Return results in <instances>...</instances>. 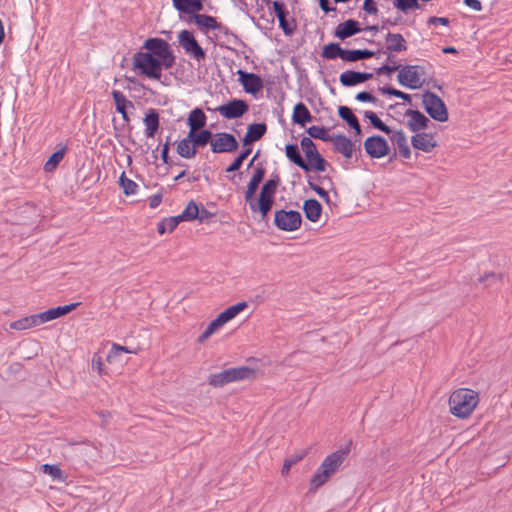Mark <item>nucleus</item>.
I'll list each match as a JSON object with an SVG mask.
<instances>
[{"mask_svg":"<svg viewBox=\"0 0 512 512\" xmlns=\"http://www.w3.org/2000/svg\"><path fill=\"white\" fill-rule=\"evenodd\" d=\"M224 324H226V323L218 315L214 320H212L208 324L207 328L203 331V333L201 335H199V337L197 339L198 343L203 344L211 335H213Z\"/></svg>","mask_w":512,"mask_h":512,"instance_id":"c9c22d12","label":"nucleus"},{"mask_svg":"<svg viewBox=\"0 0 512 512\" xmlns=\"http://www.w3.org/2000/svg\"><path fill=\"white\" fill-rule=\"evenodd\" d=\"M111 94L115 102L116 111L122 115L125 122H129L130 118L127 113V107H134L132 101L127 100L125 95L119 90H113Z\"/></svg>","mask_w":512,"mask_h":512,"instance_id":"a878e982","label":"nucleus"},{"mask_svg":"<svg viewBox=\"0 0 512 512\" xmlns=\"http://www.w3.org/2000/svg\"><path fill=\"white\" fill-rule=\"evenodd\" d=\"M306 159L307 161H305V165H302L301 169L307 173L311 172L312 170H315L317 172H324L329 166V163L319 153V151H315V153L312 156H309Z\"/></svg>","mask_w":512,"mask_h":512,"instance_id":"b1692460","label":"nucleus"},{"mask_svg":"<svg viewBox=\"0 0 512 512\" xmlns=\"http://www.w3.org/2000/svg\"><path fill=\"white\" fill-rule=\"evenodd\" d=\"M305 217L311 222H317L322 213V205L314 198L307 199L303 203Z\"/></svg>","mask_w":512,"mask_h":512,"instance_id":"cd10ccee","label":"nucleus"},{"mask_svg":"<svg viewBox=\"0 0 512 512\" xmlns=\"http://www.w3.org/2000/svg\"><path fill=\"white\" fill-rule=\"evenodd\" d=\"M411 144L415 149L426 153H430L435 147H437L434 135L426 132H420L413 135L411 138Z\"/></svg>","mask_w":512,"mask_h":512,"instance_id":"a211bd4d","label":"nucleus"},{"mask_svg":"<svg viewBox=\"0 0 512 512\" xmlns=\"http://www.w3.org/2000/svg\"><path fill=\"white\" fill-rule=\"evenodd\" d=\"M145 134L147 137H154L159 129V114L156 109H149L144 118Z\"/></svg>","mask_w":512,"mask_h":512,"instance_id":"2f4dec72","label":"nucleus"},{"mask_svg":"<svg viewBox=\"0 0 512 512\" xmlns=\"http://www.w3.org/2000/svg\"><path fill=\"white\" fill-rule=\"evenodd\" d=\"M275 226L282 231H295L301 227L302 216L296 210L280 209L275 212Z\"/></svg>","mask_w":512,"mask_h":512,"instance_id":"1a4fd4ad","label":"nucleus"},{"mask_svg":"<svg viewBox=\"0 0 512 512\" xmlns=\"http://www.w3.org/2000/svg\"><path fill=\"white\" fill-rule=\"evenodd\" d=\"M41 324L37 314L23 317L10 324V328L14 330H26Z\"/></svg>","mask_w":512,"mask_h":512,"instance_id":"473e14b6","label":"nucleus"},{"mask_svg":"<svg viewBox=\"0 0 512 512\" xmlns=\"http://www.w3.org/2000/svg\"><path fill=\"white\" fill-rule=\"evenodd\" d=\"M207 117L202 109L195 108L193 109L187 119V125L189 126V131H198L203 129L206 125Z\"/></svg>","mask_w":512,"mask_h":512,"instance_id":"c756f323","label":"nucleus"},{"mask_svg":"<svg viewBox=\"0 0 512 512\" xmlns=\"http://www.w3.org/2000/svg\"><path fill=\"white\" fill-rule=\"evenodd\" d=\"M132 65L141 75L152 79L161 80L162 69L165 68V63L148 52H136L132 58Z\"/></svg>","mask_w":512,"mask_h":512,"instance_id":"7ed1b4c3","label":"nucleus"},{"mask_svg":"<svg viewBox=\"0 0 512 512\" xmlns=\"http://www.w3.org/2000/svg\"><path fill=\"white\" fill-rule=\"evenodd\" d=\"M308 186L311 190H313L320 198H322L326 204L330 205V197L326 190L317 185L311 180V177L308 179Z\"/></svg>","mask_w":512,"mask_h":512,"instance_id":"603ef678","label":"nucleus"},{"mask_svg":"<svg viewBox=\"0 0 512 512\" xmlns=\"http://www.w3.org/2000/svg\"><path fill=\"white\" fill-rule=\"evenodd\" d=\"M91 367L93 370H96L99 375L104 374L102 358L97 353H95L92 357Z\"/></svg>","mask_w":512,"mask_h":512,"instance_id":"13d9d810","label":"nucleus"},{"mask_svg":"<svg viewBox=\"0 0 512 512\" xmlns=\"http://www.w3.org/2000/svg\"><path fill=\"white\" fill-rule=\"evenodd\" d=\"M280 177L277 173H273L261 187L259 197L257 198V209L260 219L265 220L274 204V196L280 184Z\"/></svg>","mask_w":512,"mask_h":512,"instance_id":"39448f33","label":"nucleus"},{"mask_svg":"<svg viewBox=\"0 0 512 512\" xmlns=\"http://www.w3.org/2000/svg\"><path fill=\"white\" fill-rule=\"evenodd\" d=\"M350 452L349 446L339 449L328 455L316 470L310 480V492H315L323 486L328 479L340 468Z\"/></svg>","mask_w":512,"mask_h":512,"instance_id":"f257e3e1","label":"nucleus"},{"mask_svg":"<svg viewBox=\"0 0 512 512\" xmlns=\"http://www.w3.org/2000/svg\"><path fill=\"white\" fill-rule=\"evenodd\" d=\"M279 20V26L284 32L285 35H291L294 31V28L291 27L287 21V17H283L278 19Z\"/></svg>","mask_w":512,"mask_h":512,"instance_id":"0e129e2a","label":"nucleus"},{"mask_svg":"<svg viewBox=\"0 0 512 512\" xmlns=\"http://www.w3.org/2000/svg\"><path fill=\"white\" fill-rule=\"evenodd\" d=\"M237 139L230 133L220 132L214 135L211 150L214 153H231L238 149Z\"/></svg>","mask_w":512,"mask_h":512,"instance_id":"ddd939ff","label":"nucleus"},{"mask_svg":"<svg viewBox=\"0 0 512 512\" xmlns=\"http://www.w3.org/2000/svg\"><path fill=\"white\" fill-rule=\"evenodd\" d=\"M407 50L406 40L400 33L389 32L386 35V51L392 52H404Z\"/></svg>","mask_w":512,"mask_h":512,"instance_id":"bb28decb","label":"nucleus"},{"mask_svg":"<svg viewBox=\"0 0 512 512\" xmlns=\"http://www.w3.org/2000/svg\"><path fill=\"white\" fill-rule=\"evenodd\" d=\"M464 4L475 11L482 9V3L479 0H464Z\"/></svg>","mask_w":512,"mask_h":512,"instance_id":"774afa93","label":"nucleus"},{"mask_svg":"<svg viewBox=\"0 0 512 512\" xmlns=\"http://www.w3.org/2000/svg\"><path fill=\"white\" fill-rule=\"evenodd\" d=\"M285 152L287 158L299 168H302V165H305V160L303 159L297 144H287Z\"/></svg>","mask_w":512,"mask_h":512,"instance_id":"4c0bfd02","label":"nucleus"},{"mask_svg":"<svg viewBox=\"0 0 512 512\" xmlns=\"http://www.w3.org/2000/svg\"><path fill=\"white\" fill-rule=\"evenodd\" d=\"M189 21H194L195 24L202 30H218L227 33L228 28L219 23L215 17L207 14H197L189 17Z\"/></svg>","mask_w":512,"mask_h":512,"instance_id":"dca6fc26","label":"nucleus"},{"mask_svg":"<svg viewBox=\"0 0 512 512\" xmlns=\"http://www.w3.org/2000/svg\"><path fill=\"white\" fill-rule=\"evenodd\" d=\"M338 116L349 126L358 120L352 109L348 106L338 107Z\"/></svg>","mask_w":512,"mask_h":512,"instance_id":"8fccbe9b","label":"nucleus"},{"mask_svg":"<svg viewBox=\"0 0 512 512\" xmlns=\"http://www.w3.org/2000/svg\"><path fill=\"white\" fill-rule=\"evenodd\" d=\"M355 99L360 102L376 103L378 99L367 91H362L356 94Z\"/></svg>","mask_w":512,"mask_h":512,"instance_id":"052dcab7","label":"nucleus"},{"mask_svg":"<svg viewBox=\"0 0 512 512\" xmlns=\"http://www.w3.org/2000/svg\"><path fill=\"white\" fill-rule=\"evenodd\" d=\"M363 146L367 155L373 159L383 158L390 153L387 140L380 135H373L366 138Z\"/></svg>","mask_w":512,"mask_h":512,"instance_id":"9b49d317","label":"nucleus"},{"mask_svg":"<svg viewBox=\"0 0 512 512\" xmlns=\"http://www.w3.org/2000/svg\"><path fill=\"white\" fill-rule=\"evenodd\" d=\"M189 138L197 150L199 147H205L208 143L213 141V133L207 129H200L198 131H189Z\"/></svg>","mask_w":512,"mask_h":512,"instance_id":"c85d7f7f","label":"nucleus"},{"mask_svg":"<svg viewBox=\"0 0 512 512\" xmlns=\"http://www.w3.org/2000/svg\"><path fill=\"white\" fill-rule=\"evenodd\" d=\"M339 81L344 87H353L361 84L359 71L347 70L340 74Z\"/></svg>","mask_w":512,"mask_h":512,"instance_id":"58836bf2","label":"nucleus"},{"mask_svg":"<svg viewBox=\"0 0 512 512\" xmlns=\"http://www.w3.org/2000/svg\"><path fill=\"white\" fill-rule=\"evenodd\" d=\"M66 152V147L63 146L60 149L56 150L47 160V162L44 165V170L46 172L53 171L58 164L61 162V160L64 158Z\"/></svg>","mask_w":512,"mask_h":512,"instance_id":"a19ab883","label":"nucleus"},{"mask_svg":"<svg viewBox=\"0 0 512 512\" xmlns=\"http://www.w3.org/2000/svg\"><path fill=\"white\" fill-rule=\"evenodd\" d=\"M390 140L398 148L399 154L402 158H410L411 150L408 145L406 135L402 130H392V133L390 134Z\"/></svg>","mask_w":512,"mask_h":512,"instance_id":"393cba45","label":"nucleus"},{"mask_svg":"<svg viewBox=\"0 0 512 512\" xmlns=\"http://www.w3.org/2000/svg\"><path fill=\"white\" fill-rule=\"evenodd\" d=\"M313 119V116L311 115L310 111L306 107V105L302 102H298L293 109L292 114V121L295 124L305 126L306 123L311 122Z\"/></svg>","mask_w":512,"mask_h":512,"instance_id":"7c9ffc66","label":"nucleus"},{"mask_svg":"<svg viewBox=\"0 0 512 512\" xmlns=\"http://www.w3.org/2000/svg\"><path fill=\"white\" fill-rule=\"evenodd\" d=\"M273 11L278 19L287 17L289 15V11L286 8V5L282 1H273L272 2Z\"/></svg>","mask_w":512,"mask_h":512,"instance_id":"864d4df0","label":"nucleus"},{"mask_svg":"<svg viewBox=\"0 0 512 512\" xmlns=\"http://www.w3.org/2000/svg\"><path fill=\"white\" fill-rule=\"evenodd\" d=\"M365 118H367L370 121V124L375 128L380 130L381 132H384L387 135H390L392 133V129L386 125L376 113L372 111H366L364 113Z\"/></svg>","mask_w":512,"mask_h":512,"instance_id":"ea45409f","label":"nucleus"},{"mask_svg":"<svg viewBox=\"0 0 512 512\" xmlns=\"http://www.w3.org/2000/svg\"><path fill=\"white\" fill-rule=\"evenodd\" d=\"M422 102L428 115L438 121L445 122L449 118V113L444 101L434 92L426 91L422 96Z\"/></svg>","mask_w":512,"mask_h":512,"instance_id":"0eeeda50","label":"nucleus"},{"mask_svg":"<svg viewBox=\"0 0 512 512\" xmlns=\"http://www.w3.org/2000/svg\"><path fill=\"white\" fill-rule=\"evenodd\" d=\"M259 187L257 182H254L250 179L247 185V189L245 191L244 199L249 204V207L253 213H258L257 209V199L255 198V193Z\"/></svg>","mask_w":512,"mask_h":512,"instance_id":"f704fd0d","label":"nucleus"},{"mask_svg":"<svg viewBox=\"0 0 512 512\" xmlns=\"http://www.w3.org/2000/svg\"><path fill=\"white\" fill-rule=\"evenodd\" d=\"M177 153L186 159H190L194 157L197 153V150L192 144V140L189 138V134L187 137L182 139L177 145Z\"/></svg>","mask_w":512,"mask_h":512,"instance_id":"72a5a7b5","label":"nucleus"},{"mask_svg":"<svg viewBox=\"0 0 512 512\" xmlns=\"http://www.w3.org/2000/svg\"><path fill=\"white\" fill-rule=\"evenodd\" d=\"M321 56L328 60L340 58L345 62H357L360 61V49L348 50L339 43L331 42L323 47Z\"/></svg>","mask_w":512,"mask_h":512,"instance_id":"6e6552de","label":"nucleus"},{"mask_svg":"<svg viewBox=\"0 0 512 512\" xmlns=\"http://www.w3.org/2000/svg\"><path fill=\"white\" fill-rule=\"evenodd\" d=\"M183 221H194L199 217V206L194 200H191L184 211L180 214Z\"/></svg>","mask_w":512,"mask_h":512,"instance_id":"37998d69","label":"nucleus"},{"mask_svg":"<svg viewBox=\"0 0 512 512\" xmlns=\"http://www.w3.org/2000/svg\"><path fill=\"white\" fill-rule=\"evenodd\" d=\"M79 303H71L64 306H58L55 308H50L44 312L38 313L37 317L41 321V324L57 319L61 316H64L74 310Z\"/></svg>","mask_w":512,"mask_h":512,"instance_id":"412c9836","label":"nucleus"},{"mask_svg":"<svg viewBox=\"0 0 512 512\" xmlns=\"http://www.w3.org/2000/svg\"><path fill=\"white\" fill-rule=\"evenodd\" d=\"M213 216V213L208 211L203 205L199 207V217L196 220H199L201 223L209 220Z\"/></svg>","mask_w":512,"mask_h":512,"instance_id":"69168bd1","label":"nucleus"},{"mask_svg":"<svg viewBox=\"0 0 512 512\" xmlns=\"http://www.w3.org/2000/svg\"><path fill=\"white\" fill-rule=\"evenodd\" d=\"M265 173V168L261 164H259L255 167L251 180L260 184L264 179Z\"/></svg>","mask_w":512,"mask_h":512,"instance_id":"4d7b16f0","label":"nucleus"},{"mask_svg":"<svg viewBox=\"0 0 512 512\" xmlns=\"http://www.w3.org/2000/svg\"><path fill=\"white\" fill-rule=\"evenodd\" d=\"M405 116L410 117L407 122V127L410 131L420 133L419 131L424 130L428 127L430 120L419 110L408 109L405 112Z\"/></svg>","mask_w":512,"mask_h":512,"instance_id":"6ab92c4d","label":"nucleus"},{"mask_svg":"<svg viewBox=\"0 0 512 512\" xmlns=\"http://www.w3.org/2000/svg\"><path fill=\"white\" fill-rule=\"evenodd\" d=\"M399 68H400V65H397L396 63H394L393 65L384 64L381 67L376 68L375 72L377 75H385V74L389 75L392 72L398 70Z\"/></svg>","mask_w":512,"mask_h":512,"instance_id":"5fc2aeb1","label":"nucleus"},{"mask_svg":"<svg viewBox=\"0 0 512 512\" xmlns=\"http://www.w3.org/2000/svg\"><path fill=\"white\" fill-rule=\"evenodd\" d=\"M245 148L240 152V154L233 160L240 168L244 162V160L251 154L252 148L244 146Z\"/></svg>","mask_w":512,"mask_h":512,"instance_id":"680f3d73","label":"nucleus"},{"mask_svg":"<svg viewBox=\"0 0 512 512\" xmlns=\"http://www.w3.org/2000/svg\"><path fill=\"white\" fill-rule=\"evenodd\" d=\"M267 132L265 123H252L248 126L247 132L242 139L243 146H249L251 143L260 140Z\"/></svg>","mask_w":512,"mask_h":512,"instance_id":"5701e85b","label":"nucleus"},{"mask_svg":"<svg viewBox=\"0 0 512 512\" xmlns=\"http://www.w3.org/2000/svg\"><path fill=\"white\" fill-rule=\"evenodd\" d=\"M393 5L396 9L403 12L421 7L418 0H393Z\"/></svg>","mask_w":512,"mask_h":512,"instance_id":"de8ad7c7","label":"nucleus"},{"mask_svg":"<svg viewBox=\"0 0 512 512\" xmlns=\"http://www.w3.org/2000/svg\"><path fill=\"white\" fill-rule=\"evenodd\" d=\"M307 455L306 450H302L300 452H297L295 454L290 455L284 460L283 467L281 469V474L287 475L293 465L301 461L305 456Z\"/></svg>","mask_w":512,"mask_h":512,"instance_id":"79ce46f5","label":"nucleus"},{"mask_svg":"<svg viewBox=\"0 0 512 512\" xmlns=\"http://www.w3.org/2000/svg\"><path fill=\"white\" fill-rule=\"evenodd\" d=\"M204 0H172L173 7L183 14L194 16L204 9Z\"/></svg>","mask_w":512,"mask_h":512,"instance_id":"aec40b11","label":"nucleus"},{"mask_svg":"<svg viewBox=\"0 0 512 512\" xmlns=\"http://www.w3.org/2000/svg\"><path fill=\"white\" fill-rule=\"evenodd\" d=\"M333 142L334 150L340 154H342L345 158L350 159L353 155V151L355 149L354 143L345 135L339 134L333 136V139L330 140Z\"/></svg>","mask_w":512,"mask_h":512,"instance_id":"4be33fe9","label":"nucleus"},{"mask_svg":"<svg viewBox=\"0 0 512 512\" xmlns=\"http://www.w3.org/2000/svg\"><path fill=\"white\" fill-rule=\"evenodd\" d=\"M479 402L478 393L467 388H460L452 392L449 397V408L452 415L468 418Z\"/></svg>","mask_w":512,"mask_h":512,"instance_id":"f03ea898","label":"nucleus"},{"mask_svg":"<svg viewBox=\"0 0 512 512\" xmlns=\"http://www.w3.org/2000/svg\"><path fill=\"white\" fill-rule=\"evenodd\" d=\"M215 110L226 119H236L242 117L249 110V105L245 100L232 99Z\"/></svg>","mask_w":512,"mask_h":512,"instance_id":"4468645a","label":"nucleus"},{"mask_svg":"<svg viewBox=\"0 0 512 512\" xmlns=\"http://www.w3.org/2000/svg\"><path fill=\"white\" fill-rule=\"evenodd\" d=\"M182 221H183V219L181 218L180 215H178V216H173V217H169V218H164L163 224H167L168 231L172 232L178 226V224Z\"/></svg>","mask_w":512,"mask_h":512,"instance_id":"bf43d9fd","label":"nucleus"},{"mask_svg":"<svg viewBox=\"0 0 512 512\" xmlns=\"http://www.w3.org/2000/svg\"><path fill=\"white\" fill-rule=\"evenodd\" d=\"M307 133L310 135L309 138L320 139L325 142L333 139V136H330L324 127L311 126L307 129Z\"/></svg>","mask_w":512,"mask_h":512,"instance_id":"a18cd8bd","label":"nucleus"},{"mask_svg":"<svg viewBox=\"0 0 512 512\" xmlns=\"http://www.w3.org/2000/svg\"><path fill=\"white\" fill-rule=\"evenodd\" d=\"M119 184L121 188L123 189V193L126 196L133 195L136 193V189L138 185L131 179H129L125 172H122L120 178H119Z\"/></svg>","mask_w":512,"mask_h":512,"instance_id":"c03bdc74","label":"nucleus"},{"mask_svg":"<svg viewBox=\"0 0 512 512\" xmlns=\"http://www.w3.org/2000/svg\"><path fill=\"white\" fill-rule=\"evenodd\" d=\"M300 145L306 158L312 156L315 151H318L315 143L309 137H303L300 141Z\"/></svg>","mask_w":512,"mask_h":512,"instance_id":"3c124183","label":"nucleus"},{"mask_svg":"<svg viewBox=\"0 0 512 512\" xmlns=\"http://www.w3.org/2000/svg\"><path fill=\"white\" fill-rule=\"evenodd\" d=\"M178 42L179 45L185 50V52L191 55L197 61L205 59L206 53L191 31L182 30L179 32Z\"/></svg>","mask_w":512,"mask_h":512,"instance_id":"9d476101","label":"nucleus"},{"mask_svg":"<svg viewBox=\"0 0 512 512\" xmlns=\"http://www.w3.org/2000/svg\"><path fill=\"white\" fill-rule=\"evenodd\" d=\"M450 23L449 19L446 18V17H436V16H432L428 19V24H432V25H437V24H441V25H448Z\"/></svg>","mask_w":512,"mask_h":512,"instance_id":"338daca9","label":"nucleus"},{"mask_svg":"<svg viewBox=\"0 0 512 512\" xmlns=\"http://www.w3.org/2000/svg\"><path fill=\"white\" fill-rule=\"evenodd\" d=\"M255 370L247 366L225 369L208 377V384L215 387H223L229 383L254 378Z\"/></svg>","mask_w":512,"mask_h":512,"instance_id":"20e7f679","label":"nucleus"},{"mask_svg":"<svg viewBox=\"0 0 512 512\" xmlns=\"http://www.w3.org/2000/svg\"><path fill=\"white\" fill-rule=\"evenodd\" d=\"M237 74L239 75L238 80L246 93L257 95L263 89L264 83L259 75L241 69L237 71Z\"/></svg>","mask_w":512,"mask_h":512,"instance_id":"2eb2a0df","label":"nucleus"},{"mask_svg":"<svg viewBox=\"0 0 512 512\" xmlns=\"http://www.w3.org/2000/svg\"><path fill=\"white\" fill-rule=\"evenodd\" d=\"M143 49H146L148 54L158 58L165 63V69L172 68L175 64V55L170 47V44L162 38H148L145 40Z\"/></svg>","mask_w":512,"mask_h":512,"instance_id":"423d86ee","label":"nucleus"},{"mask_svg":"<svg viewBox=\"0 0 512 512\" xmlns=\"http://www.w3.org/2000/svg\"><path fill=\"white\" fill-rule=\"evenodd\" d=\"M120 352H125V353H132L131 350H129L127 347L125 346H121L119 344H113L108 356H107V360L108 361H111L112 358L116 357L119 355Z\"/></svg>","mask_w":512,"mask_h":512,"instance_id":"6e6d98bb","label":"nucleus"},{"mask_svg":"<svg viewBox=\"0 0 512 512\" xmlns=\"http://www.w3.org/2000/svg\"><path fill=\"white\" fill-rule=\"evenodd\" d=\"M417 70L424 73V67L419 65H406L398 73V82L410 89H418L422 87L424 81L418 77Z\"/></svg>","mask_w":512,"mask_h":512,"instance_id":"f8f14e48","label":"nucleus"},{"mask_svg":"<svg viewBox=\"0 0 512 512\" xmlns=\"http://www.w3.org/2000/svg\"><path fill=\"white\" fill-rule=\"evenodd\" d=\"M362 31L360 23L354 19H348L342 23H339L334 30V37L345 40L352 37Z\"/></svg>","mask_w":512,"mask_h":512,"instance_id":"f3484780","label":"nucleus"},{"mask_svg":"<svg viewBox=\"0 0 512 512\" xmlns=\"http://www.w3.org/2000/svg\"><path fill=\"white\" fill-rule=\"evenodd\" d=\"M363 10L368 14L376 15L378 13V8L374 0H365L363 3Z\"/></svg>","mask_w":512,"mask_h":512,"instance_id":"e2e57ef3","label":"nucleus"},{"mask_svg":"<svg viewBox=\"0 0 512 512\" xmlns=\"http://www.w3.org/2000/svg\"><path fill=\"white\" fill-rule=\"evenodd\" d=\"M247 307H248L247 302L242 301V302H239L235 305L228 307L223 312H221L219 314V316L225 323H227L230 320H232L233 318H235L240 312L245 310Z\"/></svg>","mask_w":512,"mask_h":512,"instance_id":"e433bc0d","label":"nucleus"},{"mask_svg":"<svg viewBox=\"0 0 512 512\" xmlns=\"http://www.w3.org/2000/svg\"><path fill=\"white\" fill-rule=\"evenodd\" d=\"M378 91L384 95L394 96L403 99L405 102L411 103V96L393 87H379Z\"/></svg>","mask_w":512,"mask_h":512,"instance_id":"09e8293b","label":"nucleus"},{"mask_svg":"<svg viewBox=\"0 0 512 512\" xmlns=\"http://www.w3.org/2000/svg\"><path fill=\"white\" fill-rule=\"evenodd\" d=\"M41 471L50 475L53 479L64 480L65 478L61 468L55 464H43L41 466Z\"/></svg>","mask_w":512,"mask_h":512,"instance_id":"49530a36","label":"nucleus"}]
</instances>
